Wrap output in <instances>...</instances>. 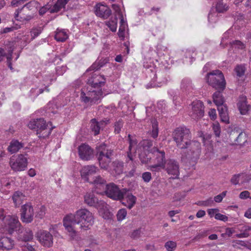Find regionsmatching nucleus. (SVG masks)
Returning <instances> with one entry per match:
<instances>
[{"mask_svg": "<svg viewBox=\"0 0 251 251\" xmlns=\"http://www.w3.org/2000/svg\"><path fill=\"white\" fill-rule=\"evenodd\" d=\"M174 141L176 147L184 150L181 153V161L189 162L194 166L200 158L201 147L200 142L192 140V134L190 129L185 126L176 127L172 133Z\"/></svg>", "mask_w": 251, "mask_h": 251, "instance_id": "f257e3e1", "label": "nucleus"}, {"mask_svg": "<svg viewBox=\"0 0 251 251\" xmlns=\"http://www.w3.org/2000/svg\"><path fill=\"white\" fill-rule=\"evenodd\" d=\"M94 222L92 213L86 208L79 209L63 219V226L73 239L75 238L77 233L90 229Z\"/></svg>", "mask_w": 251, "mask_h": 251, "instance_id": "f03ea898", "label": "nucleus"}, {"mask_svg": "<svg viewBox=\"0 0 251 251\" xmlns=\"http://www.w3.org/2000/svg\"><path fill=\"white\" fill-rule=\"evenodd\" d=\"M28 127L36 131V134L40 138H46L51 133L55 126H52L50 122L46 123L43 118L37 119L30 121L28 124Z\"/></svg>", "mask_w": 251, "mask_h": 251, "instance_id": "7ed1b4c3", "label": "nucleus"}, {"mask_svg": "<svg viewBox=\"0 0 251 251\" xmlns=\"http://www.w3.org/2000/svg\"><path fill=\"white\" fill-rule=\"evenodd\" d=\"M228 142L231 146H237L241 148L248 142L247 134L238 127L228 129L227 131Z\"/></svg>", "mask_w": 251, "mask_h": 251, "instance_id": "20e7f679", "label": "nucleus"}, {"mask_svg": "<svg viewBox=\"0 0 251 251\" xmlns=\"http://www.w3.org/2000/svg\"><path fill=\"white\" fill-rule=\"evenodd\" d=\"M206 79L209 85L217 90L224 91L226 88L225 77L223 73L219 70L207 73Z\"/></svg>", "mask_w": 251, "mask_h": 251, "instance_id": "39448f33", "label": "nucleus"}, {"mask_svg": "<svg viewBox=\"0 0 251 251\" xmlns=\"http://www.w3.org/2000/svg\"><path fill=\"white\" fill-rule=\"evenodd\" d=\"M105 95L102 89L91 88L87 93L81 92L80 99L85 103H88L91 105H97L101 102Z\"/></svg>", "mask_w": 251, "mask_h": 251, "instance_id": "423d86ee", "label": "nucleus"}, {"mask_svg": "<svg viewBox=\"0 0 251 251\" xmlns=\"http://www.w3.org/2000/svg\"><path fill=\"white\" fill-rule=\"evenodd\" d=\"M4 224L6 230L10 235L13 234L15 232L17 234L23 232V227H22L17 217L7 216Z\"/></svg>", "mask_w": 251, "mask_h": 251, "instance_id": "0eeeda50", "label": "nucleus"}, {"mask_svg": "<svg viewBox=\"0 0 251 251\" xmlns=\"http://www.w3.org/2000/svg\"><path fill=\"white\" fill-rule=\"evenodd\" d=\"M9 165L11 169L15 172L23 171L27 168V160L23 154H20L11 157Z\"/></svg>", "mask_w": 251, "mask_h": 251, "instance_id": "6e6552de", "label": "nucleus"}, {"mask_svg": "<svg viewBox=\"0 0 251 251\" xmlns=\"http://www.w3.org/2000/svg\"><path fill=\"white\" fill-rule=\"evenodd\" d=\"M104 189L106 196L108 198L116 201L122 200L124 189L120 190L114 183L106 184Z\"/></svg>", "mask_w": 251, "mask_h": 251, "instance_id": "1a4fd4ad", "label": "nucleus"}, {"mask_svg": "<svg viewBox=\"0 0 251 251\" xmlns=\"http://www.w3.org/2000/svg\"><path fill=\"white\" fill-rule=\"evenodd\" d=\"M84 203L89 206L98 209H103L106 206V202L99 200L93 193H87L84 196Z\"/></svg>", "mask_w": 251, "mask_h": 251, "instance_id": "9d476101", "label": "nucleus"}, {"mask_svg": "<svg viewBox=\"0 0 251 251\" xmlns=\"http://www.w3.org/2000/svg\"><path fill=\"white\" fill-rule=\"evenodd\" d=\"M151 151L152 154L156 156L155 160L157 164L151 166L152 171H158L161 167H164L165 163V153L164 151H159L157 148H153Z\"/></svg>", "mask_w": 251, "mask_h": 251, "instance_id": "9b49d317", "label": "nucleus"}, {"mask_svg": "<svg viewBox=\"0 0 251 251\" xmlns=\"http://www.w3.org/2000/svg\"><path fill=\"white\" fill-rule=\"evenodd\" d=\"M192 110L190 116L195 120H198L204 116V106L203 102L200 100L194 101L192 104Z\"/></svg>", "mask_w": 251, "mask_h": 251, "instance_id": "f8f14e48", "label": "nucleus"}, {"mask_svg": "<svg viewBox=\"0 0 251 251\" xmlns=\"http://www.w3.org/2000/svg\"><path fill=\"white\" fill-rule=\"evenodd\" d=\"M16 12L15 13L16 20L25 23L30 22L36 16L31 11L28 10L26 7L23 6L21 9H18Z\"/></svg>", "mask_w": 251, "mask_h": 251, "instance_id": "ddd939ff", "label": "nucleus"}, {"mask_svg": "<svg viewBox=\"0 0 251 251\" xmlns=\"http://www.w3.org/2000/svg\"><path fill=\"white\" fill-rule=\"evenodd\" d=\"M36 237L44 247H50L53 244V236L48 231L39 230L36 234Z\"/></svg>", "mask_w": 251, "mask_h": 251, "instance_id": "4468645a", "label": "nucleus"}, {"mask_svg": "<svg viewBox=\"0 0 251 251\" xmlns=\"http://www.w3.org/2000/svg\"><path fill=\"white\" fill-rule=\"evenodd\" d=\"M166 171L167 173L172 175V177L174 179L177 178L179 174V166L177 161L174 159H170L167 161L164 165Z\"/></svg>", "mask_w": 251, "mask_h": 251, "instance_id": "2eb2a0df", "label": "nucleus"}, {"mask_svg": "<svg viewBox=\"0 0 251 251\" xmlns=\"http://www.w3.org/2000/svg\"><path fill=\"white\" fill-rule=\"evenodd\" d=\"M78 155L82 160L88 161L94 157L93 149L86 144H82L78 147Z\"/></svg>", "mask_w": 251, "mask_h": 251, "instance_id": "dca6fc26", "label": "nucleus"}, {"mask_svg": "<svg viewBox=\"0 0 251 251\" xmlns=\"http://www.w3.org/2000/svg\"><path fill=\"white\" fill-rule=\"evenodd\" d=\"M34 210L30 204H25L22 206L21 219L23 222L31 223L33 219Z\"/></svg>", "mask_w": 251, "mask_h": 251, "instance_id": "f3484780", "label": "nucleus"}, {"mask_svg": "<svg viewBox=\"0 0 251 251\" xmlns=\"http://www.w3.org/2000/svg\"><path fill=\"white\" fill-rule=\"evenodd\" d=\"M127 140L129 143L128 150L126 151V157L128 160L126 161H132L133 154H135L137 151L136 146L138 144V141L135 136H132L131 134H128L127 136Z\"/></svg>", "mask_w": 251, "mask_h": 251, "instance_id": "a211bd4d", "label": "nucleus"}, {"mask_svg": "<svg viewBox=\"0 0 251 251\" xmlns=\"http://www.w3.org/2000/svg\"><path fill=\"white\" fill-rule=\"evenodd\" d=\"M122 204L126 206L128 209H131L136 202V198L133 196L129 189H124L123 192Z\"/></svg>", "mask_w": 251, "mask_h": 251, "instance_id": "6ab92c4d", "label": "nucleus"}, {"mask_svg": "<svg viewBox=\"0 0 251 251\" xmlns=\"http://www.w3.org/2000/svg\"><path fill=\"white\" fill-rule=\"evenodd\" d=\"M105 78L103 75L93 74L88 80V84L90 85L92 88L100 89L105 83Z\"/></svg>", "mask_w": 251, "mask_h": 251, "instance_id": "aec40b11", "label": "nucleus"}, {"mask_svg": "<svg viewBox=\"0 0 251 251\" xmlns=\"http://www.w3.org/2000/svg\"><path fill=\"white\" fill-rule=\"evenodd\" d=\"M97 170V167L94 165L85 166L80 171L81 176L85 181L89 182V176L95 174Z\"/></svg>", "mask_w": 251, "mask_h": 251, "instance_id": "412c9836", "label": "nucleus"}, {"mask_svg": "<svg viewBox=\"0 0 251 251\" xmlns=\"http://www.w3.org/2000/svg\"><path fill=\"white\" fill-rule=\"evenodd\" d=\"M96 155L99 157H106L107 154L109 156H113L114 154L113 150L109 148L105 143H102L96 147Z\"/></svg>", "mask_w": 251, "mask_h": 251, "instance_id": "4be33fe9", "label": "nucleus"}, {"mask_svg": "<svg viewBox=\"0 0 251 251\" xmlns=\"http://www.w3.org/2000/svg\"><path fill=\"white\" fill-rule=\"evenodd\" d=\"M96 14L104 19H107L111 14V10L106 5L97 4L96 6Z\"/></svg>", "mask_w": 251, "mask_h": 251, "instance_id": "5701e85b", "label": "nucleus"}, {"mask_svg": "<svg viewBox=\"0 0 251 251\" xmlns=\"http://www.w3.org/2000/svg\"><path fill=\"white\" fill-rule=\"evenodd\" d=\"M237 105L242 115L246 114L251 109V106L247 103V98L244 95L240 96Z\"/></svg>", "mask_w": 251, "mask_h": 251, "instance_id": "b1692460", "label": "nucleus"}, {"mask_svg": "<svg viewBox=\"0 0 251 251\" xmlns=\"http://www.w3.org/2000/svg\"><path fill=\"white\" fill-rule=\"evenodd\" d=\"M14 246V241L10 238L2 237L0 238V250H9Z\"/></svg>", "mask_w": 251, "mask_h": 251, "instance_id": "393cba45", "label": "nucleus"}, {"mask_svg": "<svg viewBox=\"0 0 251 251\" xmlns=\"http://www.w3.org/2000/svg\"><path fill=\"white\" fill-rule=\"evenodd\" d=\"M217 108L221 121L226 123H229V116L226 104L219 105Z\"/></svg>", "mask_w": 251, "mask_h": 251, "instance_id": "a878e982", "label": "nucleus"}, {"mask_svg": "<svg viewBox=\"0 0 251 251\" xmlns=\"http://www.w3.org/2000/svg\"><path fill=\"white\" fill-rule=\"evenodd\" d=\"M223 91L218 90L217 91L215 92L213 95V101L215 104L219 106V105H224V99L222 94V92Z\"/></svg>", "mask_w": 251, "mask_h": 251, "instance_id": "bb28decb", "label": "nucleus"}, {"mask_svg": "<svg viewBox=\"0 0 251 251\" xmlns=\"http://www.w3.org/2000/svg\"><path fill=\"white\" fill-rule=\"evenodd\" d=\"M111 156L107 154L106 157H99L98 160L100 168L102 169L107 170L108 168L109 164L111 161Z\"/></svg>", "mask_w": 251, "mask_h": 251, "instance_id": "cd10ccee", "label": "nucleus"}, {"mask_svg": "<svg viewBox=\"0 0 251 251\" xmlns=\"http://www.w3.org/2000/svg\"><path fill=\"white\" fill-rule=\"evenodd\" d=\"M23 147V145L22 143L19 142L18 140H12L10 142L7 150L11 153H14L18 151Z\"/></svg>", "mask_w": 251, "mask_h": 251, "instance_id": "c85d7f7f", "label": "nucleus"}, {"mask_svg": "<svg viewBox=\"0 0 251 251\" xmlns=\"http://www.w3.org/2000/svg\"><path fill=\"white\" fill-rule=\"evenodd\" d=\"M23 7H26L28 10L36 15L37 12L40 7V4L37 1L31 0L25 4Z\"/></svg>", "mask_w": 251, "mask_h": 251, "instance_id": "c756f323", "label": "nucleus"}, {"mask_svg": "<svg viewBox=\"0 0 251 251\" xmlns=\"http://www.w3.org/2000/svg\"><path fill=\"white\" fill-rule=\"evenodd\" d=\"M18 238L22 241H28L33 238V234L32 231L30 229H27L24 230L22 233L18 234Z\"/></svg>", "mask_w": 251, "mask_h": 251, "instance_id": "7c9ffc66", "label": "nucleus"}, {"mask_svg": "<svg viewBox=\"0 0 251 251\" xmlns=\"http://www.w3.org/2000/svg\"><path fill=\"white\" fill-rule=\"evenodd\" d=\"M90 129L94 135L96 136L100 133V124L96 119H92L90 121Z\"/></svg>", "mask_w": 251, "mask_h": 251, "instance_id": "2f4dec72", "label": "nucleus"}, {"mask_svg": "<svg viewBox=\"0 0 251 251\" xmlns=\"http://www.w3.org/2000/svg\"><path fill=\"white\" fill-rule=\"evenodd\" d=\"M68 38V35L64 30L57 29L54 35V39L57 41L63 42Z\"/></svg>", "mask_w": 251, "mask_h": 251, "instance_id": "473e14b6", "label": "nucleus"}, {"mask_svg": "<svg viewBox=\"0 0 251 251\" xmlns=\"http://www.w3.org/2000/svg\"><path fill=\"white\" fill-rule=\"evenodd\" d=\"M66 5V1L63 0H57L55 4L50 9V13H56L60 11L62 8H65Z\"/></svg>", "mask_w": 251, "mask_h": 251, "instance_id": "72a5a7b5", "label": "nucleus"}, {"mask_svg": "<svg viewBox=\"0 0 251 251\" xmlns=\"http://www.w3.org/2000/svg\"><path fill=\"white\" fill-rule=\"evenodd\" d=\"M93 184L96 188L102 187L104 189L106 184V181L100 176H96L92 181H89Z\"/></svg>", "mask_w": 251, "mask_h": 251, "instance_id": "f704fd0d", "label": "nucleus"}, {"mask_svg": "<svg viewBox=\"0 0 251 251\" xmlns=\"http://www.w3.org/2000/svg\"><path fill=\"white\" fill-rule=\"evenodd\" d=\"M112 167L115 173L120 175L123 172L124 163L119 160H115L112 162Z\"/></svg>", "mask_w": 251, "mask_h": 251, "instance_id": "c9c22d12", "label": "nucleus"}, {"mask_svg": "<svg viewBox=\"0 0 251 251\" xmlns=\"http://www.w3.org/2000/svg\"><path fill=\"white\" fill-rule=\"evenodd\" d=\"M139 158L142 164H147L150 162L152 157L149 152L144 151L139 154Z\"/></svg>", "mask_w": 251, "mask_h": 251, "instance_id": "e433bc0d", "label": "nucleus"}, {"mask_svg": "<svg viewBox=\"0 0 251 251\" xmlns=\"http://www.w3.org/2000/svg\"><path fill=\"white\" fill-rule=\"evenodd\" d=\"M101 213L104 219L111 220L113 218V214L108 209V205L106 203V206L103 209H98Z\"/></svg>", "mask_w": 251, "mask_h": 251, "instance_id": "4c0bfd02", "label": "nucleus"}, {"mask_svg": "<svg viewBox=\"0 0 251 251\" xmlns=\"http://www.w3.org/2000/svg\"><path fill=\"white\" fill-rule=\"evenodd\" d=\"M228 5L224 2L223 0H219L216 5V9L218 13H224L228 10Z\"/></svg>", "mask_w": 251, "mask_h": 251, "instance_id": "58836bf2", "label": "nucleus"}, {"mask_svg": "<svg viewBox=\"0 0 251 251\" xmlns=\"http://www.w3.org/2000/svg\"><path fill=\"white\" fill-rule=\"evenodd\" d=\"M236 75L241 77L245 75L246 67L244 64L237 65L234 69Z\"/></svg>", "mask_w": 251, "mask_h": 251, "instance_id": "ea45409f", "label": "nucleus"}, {"mask_svg": "<svg viewBox=\"0 0 251 251\" xmlns=\"http://www.w3.org/2000/svg\"><path fill=\"white\" fill-rule=\"evenodd\" d=\"M118 19L115 17L113 20H111L105 22L106 25L112 32H115L117 29Z\"/></svg>", "mask_w": 251, "mask_h": 251, "instance_id": "a19ab883", "label": "nucleus"}, {"mask_svg": "<svg viewBox=\"0 0 251 251\" xmlns=\"http://www.w3.org/2000/svg\"><path fill=\"white\" fill-rule=\"evenodd\" d=\"M43 30V27L38 26L33 28L30 31L31 39H34L39 36Z\"/></svg>", "mask_w": 251, "mask_h": 251, "instance_id": "79ce46f5", "label": "nucleus"}, {"mask_svg": "<svg viewBox=\"0 0 251 251\" xmlns=\"http://www.w3.org/2000/svg\"><path fill=\"white\" fill-rule=\"evenodd\" d=\"M124 125V121L122 119H120L117 121L115 122L114 125V133L115 134H119L121 131Z\"/></svg>", "mask_w": 251, "mask_h": 251, "instance_id": "37998d69", "label": "nucleus"}, {"mask_svg": "<svg viewBox=\"0 0 251 251\" xmlns=\"http://www.w3.org/2000/svg\"><path fill=\"white\" fill-rule=\"evenodd\" d=\"M23 198V194L21 192L17 191L14 193L12 199L15 204L17 205L20 204Z\"/></svg>", "mask_w": 251, "mask_h": 251, "instance_id": "c03bdc74", "label": "nucleus"}, {"mask_svg": "<svg viewBox=\"0 0 251 251\" xmlns=\"http://www.w3.org/2000/svg\"><path fill=\"white\" fill-rule=\"evenodd\" d=\"M181 89L183 90H189L192 88V83L190 79L184 78L181 82Z\"/></svg>", "mask_w": 251, "mask_h": 251, "instance_id": "a18cd8bd", "label": "nucleus"}, {"mask_svg": "<svg viewBox=\"0 0 251 251\" xmlns=\"http://www.w3.org/2000/svg\"><path fill=\"white\" fill-rule=\"evenodd\" d=\"M157 122L156 120H154L152 121V131L151 132V136L155 138L158 136V129Z\"/></svg>", "mask_w": 251, "mask_h": 251, "instance_id": "49530a36", "label": "nucleus"}, {"mask_svg": "<svg viewBox=\"0 0 251 251\" xmlns=\"http://www.w3.org/2000/svg\"><path fill=\"white\" fill-rule=\"evenodd\" d=\"M230 44L232 48H237L238 49L243 50L246 47V45L240 40H234L230 42Z\"/></svg>", "mask_w": 251, "mask_h": 251, "instance_id": "de8ad7c7", "label": "nucleus"}, {"mask_svg": "<svg viewBox=\"0 0 251 251\" xmlns=\"http://www.w3.org/2000/svg\"><path fill=\"white\" fill-rule=\"evenodd\" d=\"M127 215V211L126 209H120L117 212L116 216L118 221H121L124 220Z\"/></svg>", "mask_w": 251, "mask_h": 251, "instance_id": "09e8293b", "label": "nucleus"}, {"mask_svg": "<svg viewBox=\"0 0 251 251\" xmlns=\"http://www.w3.org/2000/svg\"><path fill=\"white\" fill-rule=\"evenodd\" d=\"M164 247L168 251H174L176 248V243L174 241H169L165 244Z\"/></svg>", "mask_w": 251, "mask_h": 251, "instance_id": "8fccbe9b", "label": "nucleus"}, {"mask_svg": "<svg viewBox=\"0 0 251 251\" xmlns=\"http://www.w3.org/2000/svg\"><path fill=\"white\" fill-rule=\"evenodd\" d=\"M251 230V226L245 227L244 232L239 234H237L236 237L237 238H246L250 236L249 231Z\"/></svg>", "mask_w": 251, "mask_h": 251, "instance_id": "3c124183", "label": "nucleus"}, {"mask_svg": "<svg viewBox=\"0 0 251 251\" xmlns=\"http://www.w3.org/2000/svg\"><path fill=\"white\" fill-rule=\"evenodd\" d=\"M46 211V208L44 205L41 206L39 210L37 212L35 217L42 219L44 218Z\"/></svg>", "mask_w": 251, "mask_h": 251, "instance_id": "603ef678", "label": "nucleus"}, {"mask_svg": "<svg viewBox=\"0 0 251 251\" xmlns=\"http://www.w3.org/2000/svg\"><path fill=\"white\" fill-rule=\"evenodd\" d=\"M145 150H148L153 145V142L151 140H144L140 143Z\"/></svg>", "mask_w": 251, "mask_h": 251, "instance_id": "864d4df0", "label": "nucleus"}, {"mask_svg": "<svg viewBox=\"0 0 251 251\" xmlns=\"http://www.w3.org/2000/svg\"><path fill=\"white\" fill-rule=\"evenodd\" d=\"M39 10V14L41 16L44 15L48 10L50 9V5H45L42 7H40Z\"/></svg>", "mask_w": 251, "mask_h": 251, "instance_id": "5fc2aeb1", "label": "nucleus"}, {"mask_svg": "<svg viewBox=\"0 0 251 251\" xmlns=\"http://www.w3.org/2000/svg\"><path fill=\"white\" fill-rule=\"evenodd\" d=\"M142 178L145 182H149L151 178V173L148 172L143 173Z\"/></svg>", "mask_w": 251, "mask_h": 251, "instance_id": "6e6d98bb", "label": "nucleus"}, {"mask_svg": "<svg viewBox=\"0 0 251 251\" xmlns=\"http://www.w3.org/2000/svg\"><path fill=\"white\" fill-rule=\"evenodd\" d=\"M215 218L216 220H221L224 222H226L228 220V217L226 215H223L221 213H216Z\"/></svg>", "mask_w": 251, "mask_h": 251, "instance_id": "4d7b16f0", "label": "nucleus"}, {"mask_svg": "<svg viewBox=\"0 0 251 251\" xmlns=\"http://www.w3.org/2000/svg\"><path fill=\"white\" fill-rule=\"evenodd\" d=\"M126 27L123 25L120 26L118 32V35L119 37L122 39H124L125 38V31Z\"/></svg>", "mask_w": 251, "mask_h": 251, "instance_id": "13d9d810", "label": "nucleus"}, {"mask_svg": "<svg viewBox=\"0 0 251 251\" xmlns=\"http://www.w3.org/2000/svg\"><path fill=\"white\" fill-rule=\"evenodd\" d=\"M240 176V174L234 175L230 179L231 183L234 185L238 184L239 181Z\"/></svg>", "mask_w": 251, "mask_h": 251, "instance_id": "bf43d9fd", "label": "nucleus"}, {"mask_svg": "<svg viewBox=\"0 0 251 251\" xmlns=\"http://www.w3.org/2000/svg\"><path fill=\"white\" fill-rule=\"evenodd\" d=\"M141 230L140 229L134 230L131 234L130 237L133 239H136L140 237Z\"/></svg>", "mask_w": 251, "mask_h": 251, "instance_id": "052dcab7", "label": "nucleus"}, {"mask_svg": "<svg viewBox=\"0 0 251 251\" xmlns=\"http://www.w3.org/2000/svg\"><path fill=\"white\" fill-rule=\"evenodd\" d=\"M250 192L248 191L242 192L239 195V198L241 199H246L250 197Z\"/></svg>", "mask_w": 251, "mask_h": 251, "instance_id": "680f3d73", "label": "nucleus"}, {"mask_svg": "<svg viewBox=\"0 0 251 251\" xmlns=\"http://www.w3.org/2000/svg\"><path fill=\"white\" fill-rule=\"evenodd\" d=\"M204 206H211L214 203V201L212 198H210L205 201H203Z\"/></svg>", "mask_w": 251, "mask_h": 251, "instance_id": "e2e57ef3", "label": "nucleus"}, {"mask_svg": "<svg viewBox=\"0 0 251 251\" xmlns=\"http://www.w3.org/2000/svg\"><path fill=\"white\" fill-rule=\"evenodd\" d=\"M208 114L212 120H215L217 117L216 112L215 109H211L208 112Z\"/></svg>", "mask_w": 251, "mask_h": 251, "instance_id": "0e129e2a", "label": "nucleus"}, {"mask_svg": "<svg viewBox=\"0 0 251 251\" xmlns=\"http://www.w3.org/2000/svg\"><path fill=\"white\" fill-rule=\"evenodd\" d=\"M12 53V52H11L6 57L8 67L11 70H12L13 69V68H12V62H11Z\"/></svg>", "mask_w": 251, "mask_h": 251, "instance_id": "69168bd1", "label": "nucleus"}, {"mask_svg": "<svg viewBox=\"0 0 251 251\" xmlns=\"http://www.w3.org/2000/svg\"><path fill=\"white\" fill-rule=\"evenodd\" d=\"M109 61V59L107 58H105L104 59H100L98 62V65H99L100 67L101 68L103 67L105 64L107 63Z\"/></svg>", "mask_w": 251, "mask_h": 251, "instance_id": "338daca9", "label": "nucleus"}, {"mask_svg": "<svg viewBox=\"0 0 251 251\" xmlns=\"http://www.w3.org/2000/svg\"><path fill=\"white\" fill-rule=\"evenodd\" d=\"M23 251H35L34 249L31 246L27 244L26 246H25L23 248Z\"/></svg>", "mask_w": 251, "mask_h": 251, "instance_id": "774afa93", "label": "nucleus"}]
</instances>
